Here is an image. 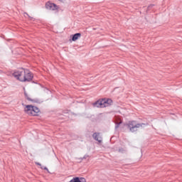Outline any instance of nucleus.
I'll list each match as a JSON object with an SVG mask.
<instances>
[{"label":"nucleus","instance_id":"f257e3e1","mask_svg":"<svg viewBox=\"0 0 182 182\" xmlns=\"http://www.w3.org/2000/svg\"><path fill=\"white\" fill-rule=\"evenodd\" d=\"M13 76L20 82H31L33 79V74L28 69L24 68L14 71Z\"/></svg>","mask_w":182,"mask_h":182},{"label":"nucleus","instance_id":"9d476101","mask_svg":"<svg viewBox=\"0 0 182 182\" xmlns=\"http://www.w3.org/2000/svg\"><path fill=\"white\" fill-rule=\"evenodd\" d=\"M86 159H89V155L85 154L82 158H80V160H85Z\"/></svg>","mask_w":182,"mask_h":182},{"label":"nucleus","instance_id":"2eb2a0df","mask_svg":"<svg viewBox=\"0 0 182 182\" xmlns=\"http://www.w3.org/2000/svg\"><path fill=\"white\" fill-rule=\"evenodd\" d=\"M26 15H27V16H28L29 18H31V16H29V14H28V13H25Z\"/></svg>","mask_w":182,"mask_h":182},{"label":"nucleus","instance_id":"6e6552de","mask_svg":"<svg viewBox=\"0 0 182 182\" xmlns=\"http://www.w3.org/2000/svg\"><path fill=\"white\" fill-rule=\"evenodd\" d=\"M25 95L27 97V100H29L30 102H34L35 103H38V100H32L29 97H28V95H26V94H25Z\"/></svg>","mask_w":182,"mask_h":182},{"label":"nucleus","instance_id":"1a4fd4ad","mask_svg":"<svg viewBox=\"0 0 182 182\" xmlns=\"http://www.w3.org/2000/svg\"><path fill=\"white\" fill-rule=\"evenodd\" d=\"M120 124H122V122H116L115 123V129H119Z\"/></svg>","mask_w":182,"mask_h":182},{"label":"nucleus","instance_id":"4468645a","mask_svg":"<svg viewBox=\"0 0 182 182\" xmlns=\"http://www.w3.org/2000/svg\"><path fill=\"white\" fill-rule=\"evenodd\" d=\"M151 6H154V5L151 4L149 6V8H151Z\"/></svg>","mask_w":182,"mask_h":182},{"label":"nucleus","instance_id":"ddd939ff","mask_svg":"<svg viewBox=\"0 0 182 182\" xmlns=\"http://www.w3.org/2000/svg\"><path fill=\"white\" fill-rule=\"evenodd\" d=\"M36 164H37V166H42L39 162H36Z\"/></svg>","mask_w":182,"mask_h":182},{"label":"nucleus","instance_id":"0eeeda50","mask_svg":"<svg viewBox=\"0 0 182 182\" xmlns=\"http://www.w3.org/2000/svg\"><path fill=\"white\" fill-rule=\"evenodd\" d=\"M99 134H100L95 132L92 134V137H93V139H95V140H96L97 141H99V143H102V140L99 139Z\"/></svg>","mask_w":182,"mask_h":182},{"label":"nucleus","instance_id":"9b49d317","mask_svg":"<svg viewBox=\"0 0 182 182\" xmlns=\"http://www.w3.org/2000/svg\"><path fill=\"white\" fill-rule=\"evenodd\" d=\"M124 151H125V150H124V149H123V148H119V149H118V152H119V153H123Z\"/></svg>","mask_w":182,"mask_h":182},{"label":"nucleus","instance_id":"39448f33","mask_svg":"<svg viewBox=\"0 0 182 182\" xmlns=\"http://www.w3.org/2000/svg\"><path fill=\"white\" fill-rule=\"evenodd\" d=\"M46 9H48L49 11H57L58 6L56 4L50 2H47L46 4Z\"/></svg>","mask_w":182,"mask_h":182},{"label":"nucleus","instance_id":"f8f14e48","mask_svg":"<svg viewBox=\"0 0 182 182\" xmlns=\"http://www.w3.org/2000/svg\"><path fill=\"white\" fill-rule=\"evenodd\" d=\"M41 168H42V170H46V171H48L49 172V169H48V168L46 166H41Z\"/></svg>","mask_w":182,"mask_h":182},{"label":"nucleus","instance_id":"423d86ee","mask_svg":"<svg viewBox=\"0 0 182 182\" xmlns=\"http://www.w3.org/2000/svg\"><path fill=\"white\" fill-rule=\"evenodd\" d=\"M80 36H82V34H81L80 33H75V34H74V35L73 36V37H72V41H73V42H75V41H77V39H78L79 38H80Z\"/></svg>","mask_w":182,"mask_h":182},{"label":"nucleus","instance_id":"f03ea898","mask_svg":"<svg viewBox=\"0 0 182 182\" xmlns=\"http://www.w3.org/2000/svg\"><path fill=\"white\" fill-rule=\"evenodd\" d=\"M147 124L144 123H137L136 121H129L127 124V129H129V132H132V133H134V132H137L140 127H144V126H146Z\"/></svg>","mask_w":182,"mask_h":182},{"label":"nucleus","instance_id":"20e7f679","mask_svg":"<svg viewBox=\"0 0 182 182\" xmlns=\"http://www.w3.org/2000/svg\"><path fill=\"white\" fill-rule=\"evenodd\" d=\"M24 112L29 116H38L41 110L38 108V107H35L33 105H26L24 109Z\"/></svg>","mask_w":182,"mask_h":182},{"label":"nucleus","instance_id":"7ed1b4c3","mask_svg":"<svg viewBox=\"0 0 182 182\" xmlns=\"http://www.w3.org/2000/svg\"><path fill=\"white\" fill-rule=\"evenodd\" d=\"M112 105H113V100L112 99L99 100L94 103L95 107H109Z\"/></svg>","mask_w":182,"mask_h":182}]
</instances>
